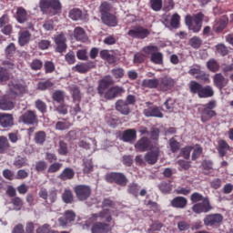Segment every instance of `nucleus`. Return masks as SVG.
I'll return each instance as SVG.
<instances>
[{
  "label": "nucleus",
  "mask_w": 233,
  "mask_h": 233,
  "mask_svg": "<svg viewBox=\"0 0 233 233\" xmlns=\"http://www.w3.org/2000/svg\"><path fill=\"white\" fill-rule=\"evenodd\" d=\"M115 108L116 112H119L122 116H128V114H130V106L127 105L123 99H119L116 102Z\"/></svg>",
  "instance_id": "nucleus-23"
},
{
  "label": "nucleus",
  "mask_w": 233,
  "mask_h": 233,
  "mask_svg": "<svg viewBox=\"0 0 233 233\" xmlns=\"http://www.w3.org/2000/svg\"><path fill=\"white\" fill-rule=\"evenodd\" d=\"M74 36L76 39V41H81L82 43H85L86 41V34L85 33V29L82 27H76L74 30Z\"/></svg>",
  "instance_id": "nucleus-33"
},
{
  "label": "nucleus",
  "mask_w": 233,
  "mask_h": 233,
  "mask_svg": "<svg viewBox=\"0 0 233 233\" xmlns=\"http://www.w3.org/2000/svg\"><path fill=\"white\" fill-rule=\"evenodd\" d=\"M161 154V150L159 147L155 146L152 149H149L144 156V159L147 165H156L157 161H159V156Z\"/></svg>",
  "instance_id": "nucleus-13"
},
{
  "label": "nucleus",
  "mask_w": 233,
  "mask_h": 233,
  "mask_svg": "<svg viewBox=\"0 0 233 233\" xmlns=\"http://www.w3.org/2000/svg\"><path fill=\"white\" fill-rule=\"evenodd\" d=\"M203 221L205 227L218 228V227H221V223H223V215H221V213L208 214L205 216Z\"/></svg>",
  "instance_id": "nucleus-9"
},
{
  "label": "nucleus",
  "mask_w": 233,
  "mask_h": 233,
  "mask_svg": "<svg viewBox=\"0 0 233 233\" xmlns=\"http://www.w3.org/2000/svg\"><path fill=\"white\" fill-rule=\"evenodd\" d=\"M62 201L66 205H72L74 202V193L70 189H65L62 194Z\"/></svg>",
  "instance_id": "nucleus-36"
},
{
  "label": "nucleus",
  "mask_w": 233,
  "mask_h": 233,
  "mask_svg": "<svg viewBox=\"0 0 233 233\" xmlns=\"http://www.w3.org/2000/svg\"><path fill=\"white\" fill-rule=\"evenodd\" d=\"M215 48L218 54H220L222 57H225V56H228V47H227L225 44H218L215 46Z\"/></svg>",
  "instance_id": "nucleus-57"
},
{
  "label": "nucleus",
  "mask_w": 233,
  "mask_h": 233,
  "mask_svg": "<svg viewBox=\"0 0 233 233\" xmlns=\"http://www.w3.org/2000/svg\"><path fill=\"white\" fill-rule=\"evenodd\" d=\"M32 38V34L29 31H22L18 36V44L20 46H25L30 43V39Z\"/></svg>",
  "instance_id": "nucleus-28"
},
{
  "label": "nucleus",
  "mask_w": 233,
  "mask_h": 233,
  "mask_svg": "<svg viewBox=\"0 0 233 233\" xmlns=\"http://www.w3.org/2000/svg\"><path fill=\"white\" fill-rule=\"evenodd\" d=\"M84 174H90V172H94V164L92 163V159L84 160Z\"/></svg>",
  "instance_id": "nucleus-54"
},
{
  "label": "nucleus",
  "mask_w": 233,
  "mask_h": 233,
  "mask_svg": "<svg viewBox=\"0 0 233 233\" xmlns=\"http://www.w3.org/2000/svg\"><path fill=\"white\" fill-rule=\"evenodd\" d=\"M0 127L2 128H12L14 127V115L0 113Z\"/></svg>",
  "instance_id": "nucleus-19"
},
{
  "label": "nucleus",
  "mask_w": 233,
  "mask_h": 233,
  "mask_svg": "<svg viewBox=\"0 0 233 233\" xmlns=\"http://www.w3.org/2000/svg\"><path fill=\"white\" fill-rule=\"evenodd\" d=\"M69 17L73 21H83L85 17L83 16V11L79 8H74L69 12Z\"/></svg>",
  "instance_id": "nucleus-35"
},
{
  "label": "nucleus",
  "mask_w": 233,
  "mask_h": 233,
  "mask_svg": "<svg viewBox=\"0 0 233 233\" xmlns=\"http://www.w3.org/2000/svg\"><path fill=\"white\" fill-rule=\"evenodd\" d=\"M72 97L73 101H76L79 103L81 101V90L77 86H73L72 87Z\"/></svg>",
  "instance_id": "nucleus-64"
},
{
  "label": "nucleus",
  "mask_w": 233,
  "mask_h": 233,
  "mask_svg": "<svg viewBox=\"0 0 233 233\" xmlns=\"http://www.w3.org/2000/svg\"><path fill=\"white\" fill-rule=\"evenodd\" d=\"M169 147H170V151L173 154H176L179 148H181V144L176 140V138L172 137L169 139Z\"/></svg>",
  "instance_id": "nucleus-56"
},
{
  "label": "nucleus",
  "mask_w": 233,
  "mask_h": 233,
  "mask_svg": "<svg viewBox=\"0 0 233 233\" xmlns=\"http://www.w3.org/2000/svg\"><path fill=\"white\" fill-rule=\"evenodd\" d=\"M76 176V172L72 169V167H66L58 176L61 181H68L70 179H74Z\"/></svg>",
  "instance_id": "nucleus-27"
},
{
  "label": "nucleus",
  "mask_w": 233,
  "mask_h": 233,
  "mask_svg": "<svg viewBox=\"0 0 233 233\" xmlns=\"http://www.w3.org/2000/svg\"><path fill=\"white\" fill-rule=\"evenodd\" d=\"M142 88H158L159 86V79H144L141 83Z\"/></svg>",
  "instance_id": "nucleus-30"
},
{
  "label": "nucleus",
  "mask_w": 233,
  "mask_h": 233,
  "mask_svg": "<svg viewBox=\"0 0 233 233\" xmlns=\"http://www.w3.org/2000/svg\"><path fill=\"white\" fill-rule=\"evenodd\" d=\"M127 35L132 39H147L150 35V31L143 25H135L128 30Z\"/></svg>",
  "instance_id": "nucleus-10"
},
{
  "label": "nucleus",
  "mask_w": 233,
  "mask_h": 233,
  "mask_svg": "<svg viewBox=\"0 0 233 233\" xmlns=\"http://www.w3.org/2000/svg\"><path fill=\"white\" fill-rule=\"evenodd\" d=\"M55 43L56 45V52L58 54H63L66 52V49L68 48V46L66 45V36H65V34L60 33L55 37Z\"/></svg>",
  "instance_id": "nucleus-17"
},
{
  "label": "nucleus",
  "mask_w": 233,
  "mask_h": 233,
  "mask_svg": "<svg viewBox=\"0 0 233 233\" xmlns=\"http://www.w3.org/2000/svg\"><path fill=\"white\" fill-rule=\"evenodd\" d=\"M30 15H28V11L25 9L23 6L16 7V13L15 15V19L19 23L20 25H25L26 21H28V18Z\"/></svg>",
  "instance_id": "nucleus-20"
},
{
  "label": "nucleus",
  "mask_w": 233,
  "mask_h": 233,
  "mask_svg": "<svg viewBox=\"0 0 233 233\" xmlns=\"http://www.w3.org/2000/svg\"><path fill=\"white\" fill-rule=\"evenodd\" d=\"M195 77L198 81H202V83H210V75L206 72L200 71Z\"/></svg>",
  "instance_id": "nucleus-63"
},
{
  "label": "nucleus",
  "mask_w": 233,
  "mask_h": 233,
  "mask_svg": "<svg viewBox=\"0 0 233 233\" xmlns=\"http://www.w3.org/2000/svg\"><path fill=\"white\" fill-rule=\"evenodd\" d=\"M190 94L198 96L199 99H208L214 97V87L210 85L203 86L201 83L191 80L188 84Z\"/></svg>",
  "instance_id": "nucleus-3"
},
{
  "label": "nucleus",
  "mask_w": 233,
  "mask_h": 233,
  "mask_svg": "<svg viewBox=\"0 0 233 233\" xmlns=\"http://www.w3.org/2000/svg\"><path fill=\"white\" fill-rule=\"evenodd\" d=\"M230 150V145L227 143L225 140L221 139L218 141V156L220 157H225L227 156V152Z\"/></svg>",
  "instance_id": "nucleus-29"
},
{
  "label": "nucleus",
  "mask_w": 233,
  "mask_h": 233,
  "mask_svg": "<svg viewBox=\"0 0 233 233\" xmlns=\"http://www.w3.org/2000/svg\"><path fill=\"white\" fill-rule=\"evenodd\" d=\"M36 233H56V230L49 224H44L37 228Z\"/></svg>",
  "instance_id": "nucleus-61"
},
{
  "label": "nucleus",
  "mask_w": 233,
  "mask_h": 233,
  "mask_svg": "<svg viewBox=\"0 0 233 233\" xmlns=\"http://www.w3.org/2000/svg\"><path fill=\"white\" fill-rule=\"evenodd\" d=\"M163 59H164L163 53L159 51H157L155 54H153L150 56V61L154 65H163L164 63Z\"/></svg>",
  "instance_id": "nucleus-40"
},
{
  "label": "nucleus",
  "mask_w": 233,
  "mask_h": 233,
  "mask_svg": "<svg viewBox=\"0 0 233 233\" xmlns=\"http://www.w3.org/2000/svg\"><path fill=\"white\" fill-rule=\"evenodd\" d=\"M142 52H144V54H146L147 56H150V57H152V56H154L155 53L159 52V47L157 46H146L142 48Z\"/></svg>",
  "instance_id": "nucleus-45"
},
{
  "label": "nucleus",
  "mask_w": 233,
  "mask_h": 233,
  "mask_svg": "<svg viewBox=\"0 0 233 233\" xmlns=\"http://www.w3.org/2000/svg\"><path fill=\"white\" fill-rule=\"evenodd\" d=\"M18 121L24 123V125H35L37 123V114L34 110H27L19 116Z\"/></svg>",
  "instance_id": "nucleus-15"
},
{
  "label": "nucleus",
  "mask_w": 233,
  "mask_h": 233,
  "mask_svg": "<svg viewBox=\"0 0 233 233\" xmlns=\"http://www.w3.org/2000/svg\"><path fill=\"white\" fill-rule=\"evenodd\" d=\"M7 148H10V142H8V138L5 136H0V154H5Z\"/></svg>",
  "instance_id": "nucleus-44"
},
{
  "label": "nucleus",
  "mask_w": 233,
  "mask_h": 233,
  "mask_svg": "<svg viewBox=\"0 0 233 233\" xmlns=\"http://www.w3.org/2000/svg\"><path fill=\"white\" fill-rule=\"evenodd\" d=\"M188 203L187 198L185 197H177L171 200V207L173 208H185Z\"/></svg>",
  "instance_id": "nucleus-26"
},
{
  "label": "nucleus",
  "mask_w": 233,
  "mask_h": 233,
  "mask_svg": "<svg viewBox=\"0 0 233 233\" xmlns=\"http://www.w3.org/2000/svg\"><path fill=\"white\" fill-rule=\"evenodd\" d=\"M111 12H112V5H110V3L104 1L100 4L99 13H100L101 17H103V15L111 14Z\"/></svg>",
  "instance_id": "nucleus-34"
},
{
  "label": "nucleus",
  "mask_w": 233,
  "mask_h": 233,
  "mask_svg": "<svg viewBox=\"0 0 233 233\" xmlns=\"http://www.w3.org/2000/svg\"><path fill=\"white\" fill-rule=\"evenodd\" d=\"M180 21H181V16L179 15V14L177 13L173 14L170 20V26L172 28H179Z\"/></svg>",
  "instance_id": "nucleus-53"
},
{
  "label": "nucleus",
  "mask_w": 233,
  "mask_h": 233,
  "mask_svg": "<svg viewBox=\"0 0 233 233\" xmlns=\"http://www.w3.org/2000/svg\"><path fill=\"white\" fill-rule=\"evenodd\" d=\"M116 207V202L108 198H104L102 201L101 210L99 213L92 214L88 218V223H94L97 221V219H105L106 223L112 222V213L110 212V208H114Z\"/></svg>",
  "instance_id": "nucleus-2"
},
{
  "label": "nucleus",
  "mask_w": 233,
  "mask_h": 233,
  "mask_svg": "<svg viewBox=\"0 0 233 233\" xmlns=\"http://www.w3.org/2000/svg\"><path fill=\"white\" fill-rule=\"evenodd\" d=\"M9 90L11 94H15V96H21V94H25V86L22 84L16 83V84H11L9 86Z\"/></svg>",
  "instance_id": "nucleus-31"
},
{
  "label": "nucleus",
  "mask_w": 233,
  "mask_h": 233,
  "mask_svg": "<svg viewBox=\"0 0 233 233\" xmlns=\"http://www.w3.org/2000/svg\"><path fill=\"white\" fill-rule=\"evenodd\" d=\"M143 114L146 117H163V113L157 106L144 109Z\"/></svg>",
  "instance_id": "nucleus-25"
},
{
  "label": "nucleus",
  "mask_w": 233,
  "mask_h": 233,
  "mask_svg": "<svg viewBox=\"0 0 233 233\" xmlns=\"http://www.w3.org/2000/svg\"><path fill=\"white\" fill-rule=\"evenodd\" d=\"M52 99L55 103H65V91L56 90L52 95Z\"/></svg>",
  "instance_id": "nucleus-38"
},
{
  "label": "nucleus",
  "mask_w": 233,
  "mask_h": 233,
  "mask_svg": "<svg viewBox=\"0 0 233 233\" xmlns=\"http://www.w3.org/2000/svg\"><path fill=\"white\" fill-rule=\"evenodd\" d=\"M7 81H10V72L8 69L0 66V83L1 85H5Z\"/></svg>",
  "instance_id": "nucleus-41"
},
{
  "label": "nucleus",
  "mask_w": 233,
  "mask_h": 233,
  "mask_svg": "<svg viewBox=\"0 0 233 233\" xmlns=\"http://www.w3.org/2000/svg\"><path fill=\"white\" fill-rule=\"evenodd\" d=\"M213 83L218 90H223L228 85V80L221 73H218L213 77Z\"/></svg>",
  "instance_id": "nucleus-21"
},
{
  "label": "nucleus",
  "mask_w": 233,
  "mask_h": 233,
  "mask_svg": "<svg viewBox=\"0 0 233 233\" xmlns=\"http://www.w3.org/2000/svg\"><path fill=\"white\" fill-rule=\"evenodd\" d=\"M54 86V82L50 81V79L40 81L37 83V89L38 90H48Z\"/></svg>",
  "instance_id": "nucleus-46"
},
{
  "label": "nucleus",
  "mask_w": 233,
  "mask_h": 233,
  "mask_svg": "<svg viewBox=\"0 0 233 233\" xmlns=\"http://www.w3.org/2000/svg\"><path fill=\"white\" fill-rule=\"evenodd\" d=\"M107 183H115L118 187H127L128 185V178L127 175L121 172H111L106 176Z\"/></svg>",
  "instance_id": "nucleus-8"
},
{
  "label": "nucleus",
  "mask_w": 233,
  "mask_h": 233,
  "mask_svg": "<svg viewBox=\"0 0 233 233\" xmlns=\"http://www.w3.org/2000/svg\"><path fill=\"white\" fill-rule=\"evenodd\" d=\"M176 85V80L170 76H164L158 80V90L161 92H168L171 88H174Z\"/></svg>",
  "instance_id": "nucleus-16"
},
{
  "label": "nucleus",
  "mask_w": 233,
  "mask_h": 233,
  "mask_svg": "<svg viewBox=\"0 0 233 233\" xmlns=\"http://www.w3.org/2000/svg\"><path fill=\"white\" fill-rule=\"evenodd\" d=\"M48 168V164L45 160H39L35 163V170L36 172H45Z\"/></svg>",
  "instance_id": "nucleus-62"
},
{
  "label": "nucleus",
  "mask_w": 233,
  "mask_h": 233,
  "mask_svg": "<svg viewBox=\"0 0 233 233\" xmlns=\"http://www.w3.org/2000/svg\"><path fill=\"white\" fill-rule=\"evenodd\" d=\"M14 166L16 168H23V167H28V159L23 157H17L14 162Z\"/></svg>",
  "instance_id": "nucleus-50"
},
{
  "label": "nucleus",
  "mask_w": 233,
  "mask_h": 233,
  "mask_svg": "<svg viewBox=\"0 0 233 233\" xmlns=\"http://www.w3.org/2000/svg\"><path fill=\"white\" fill-rule=\"evenodd\" d=\"M157 187L162 194H170V192H172V185L170 182L163 181L158 184Z\"/></svg>",
  "instance_id": "nucleus-43"
},
{
  "label": "nucleus",
  "mask_w": 233,
  "mask_h": 233,
  "mask_svg": "<svg viewBox=\"0 0 233 233\" xmlns=\"http://www.w3.org/2000/svg\"><path fill=\"white\" fill-rule=\"evenodd\" d=\"M15 50H17V48L15 47V44L10 43L5 49V56L8 58L14 57V54H15Z\"/></svg>",
  "instance_id": "nucleus-52"
},
{
  "label": "nucleus",
  "mask_w": 233,
  "mask_h": 233,
  "mask_svg": "<svg viewBox=\"0 0 233 233\" xmlns=\"http://www.w3.org/2000/svg\"><path fill=\"white\" fill-rule=\"evenodd\" d=\"M58 154L59 156H66L68 154V144L61 140L58 145Z\"/></svg>",
  "instance_id": "nucleus-55"
},
{
  "label": "nucleus",
  "mask_w": 233,
  "mask_h": 233,
  "mask_svg": "<svg viewBox=\"0 0 233 233\" xmlns=\"http://www.w3.org/2000/svg\"><path fill=\"white\" fill-rule=\"evenodd\" d=\"M55 108L56 111L62 116H66V114H68V106H66L65 102L59 103Z\"/></svg>",
  "instance_id": "nucleus-58"
},
{
  "label": "nucleus",
  "mask_w": 233,
  "mask_h": 233,
  "mask_svg": "<svg viewBox=\"0 0 233 233\" xmlns=\"http://www.w3.org/2000/svg\"><path fill=\"white\" fill-rule=\"evenodd\" d=\"M74 221H76V212L72 209L66 210L64 216L58 218V223L60 227H63V228L70 227Z\"/></svg>",
  "instance_id": "nucleus-14"
},
{
  "label": "nucleus",
  "mask_w": 233,
  "mask_h": 233,
  "mask_svg": "<svg viewBox=\"0 0 233 233\" xmlns=\"http://www.w3.org/2000/svg\"><path fill=\"white\" fill-rule=\"evenodd\" d=\"M72 127V123L70 121L63 118V121H58L56 124V130H68Z\"/></svg>",
  "instance_id": "nucleus-47"
},
{
  "label": "nucleus",
  "mask_w": 233,
  "mask_h": 233,
  "mask_svg": "<svg viewBox=\"0 0 233 233\" xmlns=\"http://www.w3.org/2000/svg\"><path fill=\"white\" fill-rule=\"evenodd\" d=\"M39 8L43 14H46L51 9L54 15H57V14H61L63 6L59 0H40Z\"/></svg>",
  "instance_id": "nucleus-6"
},
{
  "label": "nucleus",
  "mask_w": 233,
  "mask_h": 233,
  "mask_svg": "<svg viewBox=\"0 0 233 233\" xmlns=\"http://www.w3.org/2000/svg\"><path fill=\"white\" fill-rule=\"evenodd\" d=\"M111 74L115 79H123L125 77V69L123 67H115L111 69Z\"/></svg>",
  "instance_id": "nucleus-48"
},
{
  "label": "nucleus",
  "mask_w": 233,
  "mask_h": 233,
  "mask_svg": "<svg viewBox=\"0 0 233 233\" xmlns=\"http://www.w3.org/2000/svg\"><path fill=\"white\" fill-rule=\"evenodd\" d=\"M150 7L154 12H159L163 8V0H150Z\"/></svg>",
  "instance_id": "nucleus-60"
},
{
  "label": "nucleus",
  "mask_w": 233,
  "mask_h": 233,
  "mask_svg": "<svg viewBox=\"0 0 233 233\" xmlns=\"http://www.w3.org/2000/svg\"><path fill=\"white\" fill-rule=\"evenodd\" d=\"M112 85H114V78H112L111 76H106L98 81L97 93L100 97H104L107 101H112V99H116V97H119L121 94H124L125 88H123V86H112Z\"/></svg>",
  "instance_id": "nucleus-1"
},
{
  "label": "nucleus",
  "mask_w": 233,
  "mask_h": 233,
  "mask_svg": "<svg viewBox=\"0 0 233 233\" xmlns=\"http://www.w3.org/2000/svg\"><path fill=\"white\" fill-rule=\"evenodd\" d=\"M101 21L104 25L106 26H117V16L116 15L109 13L107 15H104L103 16H100Z\"/></svg>",
  "instance_id": "nucleus-22"
},
{
  "label": "nucleus",
  "mask_w": 233,
  "mask_h": 233,
  "mask_svg": "<svg viewBox=\"0 0 233 233\" xmlns=\"http://www.w3.org/2000/svg\"><path fill=\"white\" fill-rule=\"evenodd\" d=\"M207 67L210 72L216 73L219 70V64L216 59H210L207 62Z\"/></svg>",
  "instance_id": "nucleus-49"
},
{
  "label": "nucleus",
  "mask_w": 233,
  "mask_h": 233,
  "mask_svg": "<svg viewBox=\"0 0 233 233\" xmlns=\"http://www.w3.org/2000/svg\"><path fill=\"white\" fill-rule=\"evenodd\" d=\"M216 106H218V102L216 100H210L208 103L202 105V106L198 108L202 123H207L208 121H210L212 117L218 116V112L214 110Z\"/></svg>",
  "instance_id": "nucleus-4"
},
{
  "label": "nucleus",
  "mask_w": 233,
  "mask_h": 233,
  "mask_svg": "<svg viewBox=\"0 0 233 233\" xmlns=\"http://www.w3.org/2000/svg\"><path fill=\"white\" fill-rule=\"evenodd\" d=\"M73 190L78 201H87L92 196V187L88 185H76L73 187Z\"/></svg>",
  "instance_id": "nucleus-7"
},
{
  "label": "nucleus",
  "mask_w": 233,
  "mask_h": 233,
  "mask_svg": "<svg viewBox=\"0 0 233 233\" xmlns=\"http://www.w3.org/2000/svg\"><path fill=\"white\" fill-rule=\"evenodd\" d=\"M14 106V102L10 98H6V96H4L2 99H0L1 110H13Z\"/></svg>",
  "instance_id": "nucleus-32"
},
{
  "label": "nucleus",
  "mask_w": 233,
  "mask_h": 233,
  "mask_svg": "<svg viewBox=\"0 0 233 233\" xmlns=\"http://www.w3.org/2000/svg\"><path fill=\"white\" fill-rule=\"evenodd\" d=\"M203 19H205L203 13L193 15H187L185 18V23L188 30L193 34H198V32H201V27L203 26Z\"/></svg>",
  "instance_id": "nucleus-5"
},
{
  "label": "nucleus",
  "mask_w": 233,
  "mask_h": 233,
  "mask_svg": "<svg viewBox=\"0 0 233 233\" xmlns=\"http://www.w3.org/2000/svg\"><path fill=\"white\" fill-rule=\"evenodd\" d=\"M134 147L137 152H148L156 146L152 144V140L148 137H142L136 142Z\"/></svg>",
  "instance_id": "nucleus-12"
},
{
  "label": "nucleus",
  "mask_w": 233,
  "mask_h": 233,
  "mask_svg": "<svg viewBox=\"0 0 233 233\" xmlns=\"http://www.w3.org/2000/svg\"><path fill=\"white\" fill-rule=\"evenodd\" d=\"M29 66L31 70L37 72V70H41V68H43V61L35 58L29 64Z\"/></svg>",
  "instance_id": "nucleus-59"
},
{
  "label": "nucleus",
  "mask_w": 233,
  "mask_h": 233,
  "mask_svg": "<svg viewBox=\"0 0 233 233\" xmlns=\"http://www.w3.org/2000/svg\"><path fill=\"white\" fill-rule=\"evenodd\" d=\"M127 192L134 196V198H138L139 196V184L132 182L127 186Z\"/></svg>",
  "instance_id": "nucleus-39"
},
{
  "label": "nucleus",
  "mask_w": 233,
  "mask_h": 233,
  "mask_svg": "<svg viewBox=\"0 0 233 233\" xmlns=\"http://www.w3.org/2000/svg\"><path fill=\"white\" fill-rule=\"evenodd\" d=\"M120 139L124 143H134L137 139V131L134 128L126 129L122 132Z\"/></svg>",
  "instance_id": "nucleus-18"
},
{
  "label": "nucleus",
  "mask_w": 233,
  "mask_h": 233,
  "mask_svg": "<svg viewBox=\"0 0 233 233\" xmlns=\"http://www.w3.org/2000/svg\"><path fill=\"white\" fill-rule=\"evenodd\" d=\"M110 231V225L105 222H96L92 226V233H108Z\"/></svg>",
  "instance_id": "nucleus-24"
},
{
  "label": "nucleus",
  "mask_w": 233,
  "mask_h": 233,
  "mask_svg": "<svg viewBox=\"0 0 233 233\" xmlns=\"http://www.w3.org/2000/svg\"><path fill=\"white\" fill-rule=\"evenodd\" d=\"M61 168H63V164L59 162H54L48 167L47 174H56V172H59Z\"/></svg>",
  "instance_id": "nucleus-51"
},
{
  "label": "nucleus",
  "mask_w": 233,
  "mask_h": 233,
  "mask_svg": "<svg viewBox=\"0 0 233 233\" xmlns=\"http://www.w3.org/2000/svg\"><path fill=\"white\" fill-rule=\"evenodd\" d=\"M34 141L36 145H45V142L46 141V132L37 131L35 134Z\"/></svg>",
  "instance_id": "nucleus-37"
},
{
  "label": "nucleus",
  "mask_w": 233,
  "mask_h": 233,
  "mask_svg": "<svg viewBox=\"0 0 233 233\" xmlns=\"http://www.w3.org/2000/svg\"><path fill=\"white\" fill-rule=\"evenodd\" d=\"M214 208L212 205H210V200L208 198H205L202 202H198L194 204L191 208V210L195 214H207L208 212H210Z\"/></svg>",
  "instance_id": "nucleus-11"
},
{
  "label": "nucleus",
  "mask_w": 233,
  "mask_h": 233,
  "mask_svg": "<svg viewBox=\"0 0 233 233\" xmlns=\"http://www.w3.org/2000/svg\"><path fill=\"white\" fill-rule=\"evenodd\" d=\"M201 45H203V40L199 36H193L189 39V46L195 50L201 48Z\"/></svg>",
  "instance_id": "nucleus-42"
}]
</instances>
